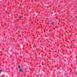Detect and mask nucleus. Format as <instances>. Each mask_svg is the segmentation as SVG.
Returning a JSON list of instances; mask_svg holds the SVG:
<instances>
[{
    "mask_svg": "<svg viewBox=\"0 0 77 77\" xmlns=\"http://www.w3.org/2000/svg\"><path fill=\"white\" fill-rule=\"evenodd\" d=\"M20 72H23V69H20L19 70Z\"/></svg>",
    "mask_w": 77,
    "mask_h": 77,
    "instance_id": "1",
    "label": "nucleus"
},
{
    "mask_svg": "<svg viewBox=\"0 0 77 77\" xmlns=\"http://www.w3.org/2000/svg\"><path fill=\"white\" fill-rule=\"evenodd\" d=\"M19 19H21V18H23V16H20L19 17Z\"/></svg>",
    "mask_w": 77,
    "mask_h": 77,
    "instance_id": "2",
    "label": "nucleus"
},
{
    "mask_svg": "<svg viewBox=\"0 0 77 77\" xmlns=\"http://www.w3.org/2000/svg\"><path fill=\"white\" fill-rule=\"evenodd\" d=\"M18 68H20V65L18 66Z\"/></svg>",
    "mask_w": 77,
    "mask_h": 77,
    "instance_id": "3",
    "label": "nucleus"
},
{
    "mask_svg": "<svg viewBox=\"0 0 77 77\" xmlns=\"http://www.w3.org/2000/svg\"><path fill=\"white\" fill-rule=\"evenodd\" d=\"M54 24V22H52V23H51V24L52 25H53V24Z\"/></svg>",
    "mask_w": 77,
    "mask_h": 77,
    "instance_id": "4",
    "label": "nucleus"
},
{
    "mask_svg": "<svg viewBox=\"0 0 77 77\" xmlns=\"http://www.w3.org/2000/svg\"><path fill=\"white\" fill-rule=\"evenodd\" d=\"M2 70H0V73H1V72H2Z\"/></svg>",
    "mask_w": 77,
    "mask_h": 77,
    "instance_id": "5",
    "label": "nucleus"
},
{
    "mask_svg": "<svg viewBox=\"0 0 77 77\" xmlns=\"http://www.w3.org/2000/svg\"><path fill=\"white\" fill-rule=\"evenodd\" d=\"M48 34H47V35H46V36H48Z\"/></svg>",
    "mask_w": 77,
    "mask_h": 77,
    "instance_id": "6",
    "label": "nucleus"
},
{
    "mask_svg": "<svg viewBox=\"0 0 77 77\" xmlns=\"http://www.w3.org/2000/svg\"><path fill=\"white\" fill-rule=\"evenodd\" d=\"M75 1H74V2H73V3H74V4L75 3Z\"/></svg>",
    "mask_w": 77,
    "mask_h": 77,
    "instance_id": "7",
    "label": "nucleus"
}]
</instances>
